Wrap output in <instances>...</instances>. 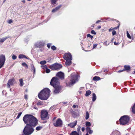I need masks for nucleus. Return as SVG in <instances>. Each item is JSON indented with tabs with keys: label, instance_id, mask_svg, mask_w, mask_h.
Wrapping results in <instances>:
<instances>
[{
	"label": "nucleus",
	"instance_id": "f257e3e1",
	"mask_svg": "<svg viewBox=\"0 0 135 135\" xmlns=\"http://www.w3.org/2000/svg\"><path fill=\"white\" fill-rule=\"evenodd\" d=\"M24 123L27 124L36 126L38 124L37 119L35 117L30 114H26L23 118Z\"/></svg>",
	"mask_w": 135,
	"mask_h": 135
},
{
	"label": "nucleus",
	"instance_id": "f03ea898",
	"mask_svg": "<svg viewBox=\"0 0 135 135\" xmlns=\"http://www.w3.org/2000/svg\"><path fill=\"white\" fill-rule=\"evenodd\" d=\"M50 84L54 88V94H57L61 92V89L60 85L58 79L57 77H53L51 80Z\"/></svg>",
	"mask_w": 135,
	"mask_h": 135
},
{
	"label": "nucleus",
	"instance_id": "7ed1b4c3",
	"mask_svg": "<svg viewBox=\"0 0 135 135\" xmlns=\"http://www.w3.org/2000/svg\"><path fill=\"white\" fill-rule=\"evenodd\" d=\"M50 92V90L47 88L43 89L38 94L39 98L42 100H47L49 98Z\"/></svg>",
	"mask_w": 135,
	"mask_h": 135
},
{
	"label": "nucleus",
	"instance_id": "20e7f679",
	"mask_svg": "<svg viewBox=\"0 0 135 135\" xmlns=\"http://www.w3.org/2000/svg\"><path fill=\"white\" fill-rule=\"evenodd\" d=\"M79 75L75 74V73H73L71 75V79L70 81L66 82V85L68 86H71L73 85L76 82L78 81Z\"/></svg>",
	"mask_w": 135,
	"mask_h": 135
},
{
	"label": "nucleus",
	"instance_id": "39448f33",
	"mask_svg": "<svg viewBox=\"0 0 135 135\" xmlns=\"http://www.w3.org/2000/svg\"><path fill=\"white\" fill-rule=\"evenodd\" d=\"M33 126L27 124L24 128L23 132L25 135H31L34 131Z\"/></svg>",
	"mask_w": 135,
	"mask_h": 135
},
{
	"label": "nucleus",
	"instance_id": "423d86ee",
	"mask_svg": "<svg viewBox=\"0 0 135 135\" xmlns=\"http://www.w3.org/2000/svg\"><path fill=\"white\" fill-rule=\"evenodd\" d=\"M129 120V117L127 115H124L122 117L119 119L120 124L124 125L127 124Z\"/></svg>",
	"mask_w": 135,
	"mask_h": 135
},
{
	"label": "nucleus",
	"instance_id": "0eeeda50",
	"mask_svg": "<svg viewBox=\"0 0 135 135\" xmlns=\"http://www.w3.org/2000/svg\"><path fill=\"white\" fill-rule=\"evenodd\" d=\"M62 67V66L60 64L57 63L50 65L49 66V68L51 70H59L61 69Z\"/></svg>",
	"mask_w": 135,
	"mask_h": 135
},
{
	"label": "nucleus",
	"instance_id": "6e6552de",
	"mask_svg": "<svg viewBox=\"0 0 135 135\" xmlns=\"http://www.w3.org/2000/svg\"><path fill=\"white\" fill-rule=\"evenodd\" d=\"M40 116L42 120H47L49 118L48 112L46 110H45L41 111Z\"/></svg>",
	"mask_w": 135,
	"mask_h": 135
},
{
	"label": "nucleus",
	"instance_id": "1a4fd4ad",
	"mask_svg": "<svg viewBox=\"0 0 135 135\" xmlns=\"http://www.w3.org/2000/svg\"><path fill=\"white\" fill-rule=\"evenodd\" d=\"M54 125L56 127H61L63 122L61 119L59 118L55 121H54L53 123Z\"/></svg>",
	"mask_w": 135,
	"mask_h": 135
},
{
	"label": "nucleus",
	"instance_id": "9d476101",
	"mask_svg": "<svg viewBox=\"0 0 135 135\" xmlns=\"http://www.w3.org/2000/svg\"><path fill=\"white\" fill-rule=\"evenodd\" d=\"M56 76L59 78L61 80H63L64 79L65 75L64 73L61 71L58 72L56 74Z\"/></svg>",
	"mask_w": 135,
	"mask_h": 135
},
{
	"label": "nucleus",
	"instance_id": "9b49d317",
	"mask_svg": "<svg viewBox=\"0 0 135 135\" xmlns=\"http://www.w3.org/2000/svg\"><path fill=\"white\" fill-rule=\"evenodd\" d=\"M64 58L66 60H72V55L70 53H68L64 55Z\"/></svg>",
	"mask_w": 135,
	"mask_h": 135
},
{
	"label": "nucleus",
	"instance_id": "f8f14e48",
	"mask_svg": "<svg viewBox=\"0 0 135 135\" xmlns=\"http://www.w3.org/2000/svg\"><path fill=\"white\" fill-rule=\"evenodd\" d=\"M14 81V80L13 79H9L8 80L7 84V87L8 88H9L11 86L13 85Z\"/></svg>",
	"mask_w": 135,
	"mask_h": 135
},
{
	"label": "nucleus",
	"instance_id": "ddd939ff",
	"mask_svg": "<svg viewBox=\"0 0 135 135\" xmlns=\"http://www.w3.org/2000/svg\"><path fill=\"white\" fill-rule=\"evenodd\" d=\"M44 44L43 42H37L35 44V46L37 47L40 48L44 46Z\"/></svg>",
	"mask_w": 135,
	"mask_h": 135
},
{
	"label": "nucleus",
	"instance_id": "4468645a",
	"mask_svg": "<svg viewBox=\"0 0 135 135\" xmlns=\"http://www.w3.org/2000/svg\"><path fill=\"white\" fill-rule=\"evenodd\" d=\"M77 123V121H76L68 124V126H69L70 127L73 128L76 125Z\"/></svg>",
	"mask_w": 135,
	"mask_h": 135
},
{
	"label": "nucleus",
	"instance_id": "2eb2a0df",
	"mask_svg": "<svg viewBox=\"0 0 135 135\" xmlns=\"http://www.w3.org/2000/svg\"><path fill=\"white\" fill-rule=\"evenodd\" d=\"M124 69L123 70H119L118 71V72L120 73L121 72H122L123 71L125 70H126L127 71H128L129 70H130V67L129 66L127 65H124Z\"/></svg>",
	"mask_w": 135,
	"mask_h": 135
},
{
	"label": "nucleus",
	"instance_id": "dca6fc26",
	"mask_svg": "<svg viewBox=\"0 0 135 135\" xmlns=\"http://www.w3.org/2000/svg\"><path fill=\"white\" fill-rule=\"evenodd\" d=\"M61 5H60L54 9H53L52 11V12H55L57 11L61 7Z\"/></svg>",
	"mask_w": 135,
	"mask_h": 135
},
{
	"label": "nucleus",
	"instance_id": "f3484780",
	"mask_svg": "<svg viewBox=\"0 0 135 135\" xmlns=\"http://www.w3.org/2000/svg\"><path fill=\"white\" fill-rule=\"evenodd\" d=\"M86 130L88 132H89L90 134H91L93 132V131L90 129V128L87 127L86 128Z\"/></svg>",
	"mask_w": 135,
	"mask_h": 135
},
{
	"label": "nucleus",
	"instance_id": "a211bd4d",
	"mask_svg": "<svg viewBox=\"0 0 135 135\" xmlns=\"http://www.w3.org/2000/svg\"><path fill=\"white\" fill-rule=\"evenodd\" d=\"M71 60H66V61L65 63V65L67 66L70 65L72 63Z\"/></svg>",
	"mask_w": 135,
	"mask_h": 135
},
{
	"label": "nucleus",
	"instance_id": "6ab92c4d",
	"mask_svg": "<svg viewBox=\"0 0 135 135\" xmlns=\"http://www.w3.org/2000/svg\"><path fill=\"white\" fill-rule=\"evenodd\" d=\"M31 71H33V73L35 74V73L36 70L34 65L33 64H31Z\"/></svg>",
	"mask_w": 135,
	"mask_h": 135
},
{
	"label": "nucleus",
	"instance_id": "aec40b11",
	"mask_svg": "<svg viewBox=\"0 0 135 135\" xmlns=\"http://www.w3.org/2000/svg\"><path fill=\"white\" fill-rule=\"evenodd\" d=\"M18 57L19 59L25 58L28 59V58L25 55L23 54H20L18 56Z\"/></svg>",
	"mask_w": 135,
	"mask_h": 135
},
{
	"label": "nucleus",
	"instance_id": "412c9836",
	"mask_svg": "<svg viewBox=\"0 0 135 135\" xmlns=\"http://www.w3.org/2000/svg\"><path fill=\"white\" fill-rule=\"evenodd\" d=\"M9 38V36H7L6 37H4L3 38H2L0 40V42H3L5 41L7 38Z\"/></svg>",
	"mask_w": 135,
	"mask_h": 135
},
{
	"label": "nucleus",
	"instance_id": "4be33fe9",
	"mask_svg": "<svg viewBox=\"0 0 135 135\" xmlns=\"http://www.w3.org/2000/svg\"><path fill=\"white\" fill-rule=\"evenodd\" d=\"M97 99V96L95 93L93 94L92 101L93 102L95 101Z\"/></svg>",
	"mask_w": 135,
	"mask_h": 135
},
{
	"label": "nucleus",
	"instance_id": "5701e85b",
	"mask_svg": "<svg viewBox=\"0 0 135 135\" xmlns=\"http://www.w3.org/2000/svg\"><path fill=\"white\" fill-rule=\"evenodd\" d=\"M43 128V127L42 126H38L36 128V129L37 131H40L41 129Z\"/></svg>",
	"mask_w": 135,
	"mask_h": 135
},
{
	"label": "nucleus",
	"instance_id": "b1692460",
	"mask_svg": "<svg viewBox=\"0 0 135 135\" xmlns=\"http://www.w3.org/2000/svg\"><path fill=\"white\" fill-rule=\"evenodd\" d=\"M91 93V91L90 90H88L86 91L85 95L87 97L90 95Z\"/></svg>",
	"mask_w": 135,
	"mask_h": 135
},
{
	"label": "nucleus",
	"instance_id": "393cba45",
	"mask_svg": "<svg viewBox=\"0 0 135 135\" xmlns=\"http://www.w3.org/2000/svg\"><path fill=\"white\" fill-rule=\"evenodd\" d=\"M70 135H79V134L76 131L72 132L70 134Z\"/></svg>",
	"mask_w": 135,
	"mask_h": 135
},
{
	"label": "nucleus",
	"instance_id": "a878e982",
	"mask_svg": "<svg viewBox=\"0 0 135 135\" xmlns=\"http://www.w3.org/2000/svg\"><path fill=\"white\" fill-rule=\"evenodd\" d=\"M100 79V78L98 76H95L93 77V79L94 81H98Z\"/></svg>",
	"mask_w": 135,
	"mask_h": 135
},
{
	"label": "nucleus",
	"instance_id": "bb28decb",
	"mask_svg": "<svg viewBox=\"0 0 135 135\" xmlns=\"http://www.w3.org/2000/svg\"><path fill=\"white\" fill-rule=\"evenodd\" d=\"M19 81L20 82V86H23V79H20L19 80Z\"/></svg>",
	"mask_w": 135,
	"mask_h": 135
},
{
	"label": "nucleus",
	"instance_id": "cd10ccee",
	"mask_svg": "<svg viewBox=\"0 0 135 135\" xmlns=\"http://www.w3.org/2000/svg\"><path fill=\"white\" fill-rule=\"evenodd\" d=\"M89 117V114L88 112L86 111V112L85 119L86 120L88 119Z\"/></svg>",
	"mask_w": 135,
	"mask_h": 135
},
{
	"label": "nucleus",
	"instance_id": "c85d7f7f",
	"mask_svg": "<svg viewBox=\"0 0 135 135\" xmlns=\"http://www.w3.org/2000/svg\"><path fill=\"white\" fill-rule=\"evenodd\" d=\"M132 111L134 114H135V104L133 106L132 108Z\"/></svg>",
	"mask_w": 135,
	"mask_h": 135
},
{
	"label": "nucleus",
	"instance_id": "c756f323",
	"mask_svg": "<svg viewBox=\"0 0 135 135\" xmlns=\"http://www.w3.org/2000/svg\"><path fill=\"white\" fill-rule=\"evenodd\" d=\"M85 125L86 127H90L91 126L90 123L89 122H86Z\"/></svg>",
	"mask_w": 135,
	"mask_h": 135
},
{
	"label": "nucleus",
	"instance_id": "7c9ffc66",
	"mask_svg": "<svg viewBox=\"0 0 135 135\" xmlns=\"http://www.w3.org/2000/svg\"><path fill=\"white\" fill-rule=\"evenodd\" d=\"M46 62L45 60H43L41 61L40 62V63L41 65H44L46 64Z\"/></svg>",
	"mask_w": 135,
	"mask_h": 135
},
{
	"label": "nucleus",
	"instance_id": "2f4dec72",
	"mask_svg": "<svg viewBox=\"0 0 135 135\" xmlns=\"http://www.w3.org/2000/svg\"><path fill=\"white\" fill-rule=\"evenodd\" d=\"M22 65L23 66L26 67L27 68H28V65L25 62L22 63Z\"/></svg>",
	"mask_w": 135,
	"mask_h": 135
},
{
	"label": "nucleus",
	"instance_id": "473e14b6",
	"mask_svg": "<svg viewBox=\"0 0 135 135\" xmlns=\"http://www.w3.org/2000/svg\"><path fill=\"white\" fill-rule=\"evenodd\" d=\"M126 33H127V37L128 38H129V39H131V36L130 34H129L128 32V31H127Z\"/></svg>",
	"mask_w": 135,
	"mask_h": 135
},
{
	"label": "nucleus",
	"instance_id": "72a5a7b5",
	"mask_svg": "<svg viewBox=\"0 0 135 135\" xmlns=\"http://www.w3.org/2000/svg\"><path fill=\"white\" fill-rule=\"evenodd\" d=\"M22 114V112H20L19 113H18L17 116V117L16 118V119H18L20 117V116H21Z\"/></svg>",
	"mask_w": 135,
	"mask_h": 135
},
{
	"label": "nucleus",
	"instance_id": "f704fd0d",
	"mask_svg": "<svg viewBox=\"0 0 135 135\" xmlns=\"http://www.w3.org/2000/svg\"><path fill=\"white\" fill-rule=\"evenodd\" d=\"M87 37H90L91 39L93 38V36L91 35L90 34H88L87 35Z\"/></svg>",
	"mask_w": 135,
	"mask_h": 135
},
{
	"label": "nucleus",
	"instance_id": "c9c22d12",
	"mask_svg": "<svg viewBox=\"0 0 135 135\" xmlns=\"http://www.w3.org/2000/svg\"><path fill=\"white\" fill-rule=\"evenodd\" d=\"M17 58V56L14 55H13L12 56V58L13 60H15Z\"/></svg>",
	"mask_w": 135,
	"mask_h": 135
},
{
	"label": "nucleus",
	"instance_id": "e433bc0d",
	"mask_svg": "<svg viewBox=\"0 0 135 135\" xmlns=\"http://www.w3.org/2000/svg\"><path fill=\"white\" fill-rule=\"evenodd\" d=\"M56 1V0H51V2L52 4H55Z\"/></svg>",
	"mask_w": 135,
	"mask_h": 135
},
{
	"label": "nucleus",
	"instance_id": "4c0bfd02",
	"mask_svg": "<svg viewBox=\"0 0 135 135\" xmlns=\"http://www.w3.org/2000/svg\"><path fill=\"white\" fill-rule=\"evenodd\" d=\"M51 49L53 50H56V47L55 46L53 45V46H52L51 47Z\"/></svg>",
	"mask_w": 135,
	"mask_h": 135
},
{
	"label": "nucleus",
	"instance_id": "58836bf2",
	"mask_svg": "<svg viewBox=\"0 0 135 135\" xmlns=\"http://www.w3.org/2000/svg\"><path fill=\"white\" fill-rule=\"evenodd\" d=\"M46 72L47 73H49L50 71V70L49 69L47 68L46 69Z\"/></svg>",
	"mask_w": 135,
	"mask_h": 135
},
{
	"label": "nucleus",
	"instance_id": "ea45409f",
	"mask_svg": "<svg viewBox=\"0 0 135 135\" xmlns=\"http://www.w3.org/2000/svg\"><path fill=\"white\" fill-rule=\"evenodd\" d=\"M91 33L92 34L95 35L96 34V33L95 31L93 30H92L91 31Z\"/></svg>",
	"mask_w": 135,
	"mask_h": 135
},
{
	"label": "nucleus",
	"instance_id": "a19ab883",
	"mask_svg": "<svg viewBox=\"0 0 135 135\" xmlns=\"http://www.w3.org/2000/svg\"><path fill=\"white\" fill-rule=\"evenodd\" d=\"M109 44V43H108L107 42V41H105L104 43V45L105 46H107Z\"/></svg>",
	"mask_w": 135,
	"mask_h": 135
},
{
	"label": "nucleus",
	"instance_id": "79ce46f5",
	"mask_svg": "<svg viewBox=\"0 0 135 135\" xmlns=\"http://www.w3.org/2000/svg\"><path fill=\"white\" fill-rule=\"evenodd\" d=\"M41 67H42L43 69H45L47 68V67L46 65H42L41 66Z\"/></svg>",
	"mask_w": 135,
	"mask_h": 135
},
{
	"label": "nucleus",
	"instance_id": "37998d69",
	"mask_svg": "<svg viewBox=\"0 0 135 135\" xmlns=\"http://www.w3.org/2000/svg\"><path fill=\"white\" fill-rule=\"evenodd\" d=\"M116 34V32L115 31L113 30L112 32V34L113 35H115Z\"/></svg>",
	"mask_w": 135,
	"mask_h": 135
},
{
	"label": "nucleus",
	"instance_id": "c03bdc74",
	"mask_svg": "<svg viewBox=\"0 0 135 135\" xmlns=\"http://www.w3.org/2000/svg\"><path fill=\"white\" fill-rule=\"evenodd\" d=\"M51 45V43H48L47 44V46L48 48H50V46Z\"/></svg>",
	"mask_w": 135,
	"mask_h": 135
},
{
	"label": "nucleus",
	"instance_id": "a18cd8bd",
	"mask_svg": "<svg viewBox=\"0 0 135 135\" xmlns=\"http://www.w3.org/2000/svg\"><path fill=\"white\" fill-rule=\"evenodd\" d=\"M24 98L26 100H27L28 99L27 95L26 94H25L24 95Z\"/></svg>",
	"mask_w": 135,
	"mask_h": 135
},
{
	"label": "nucleus",
	"instance_id": "49530a36",
	"mask_svg": "<svg viewBox=\"0 0 135 135\" xmlns=\"http://www.w3.org/2000/svg\"><path fill=\"white\" fill-rule=\"evenodd\" d=\"M8 23L9 24H11L12 22V21L11 20H9L8 21Z\"/></svg>",
	"mask_w": 135,
	"mask_h": 135
},
{
	"label": "nucleus",
	"instance_id": "de8ad7c7",
	"mask_svg": "<svg viewBox=\"0 0 135 135\" xmlns=\"http://www.w3.org/2000/svg\"><path fill=\"white\" fill-rule=\"evenodd\" d=\"M119 43V42H116L115 41L114 42V44L116 45H118Z\"/></svg>",
	"mask_w": 135,
	"mask_h": 135
},
{
	"label": "nucleus",
	"instance_id": "09e8293b",
	"mask_svg": "<svg viewBox=\"0 0 135 135\" xmlns=\"http://www.w3.org/2000/svg\"><path fill=\"white\" fill-rule=\"evenodd\" d=\"M97 46V44H94L93 45V49H94Z\"/></svg>",
	"mask_w": 135,
	"mask_h": 135
},
{
	"label": "nucleus",
	"instance_id": "8fccbe9b",
	"mask_svg": "<svg viewBox=\"0 0 135 135\" xmlns=\"http://www.w3.org/2000/svg\"><path fill=\"white\" fill-rule=\"evenodd\" d=\"M57 117H54L52 119V122H53L54 121H55V119Z\"/></svg>",
	"mask_w": 135,
	"mask_h": 135
},
{
	"label": "nucleus",
	"instance_id": "3c124183",
	"mask_svg": "<svg viewBox=\"0 0 135 135\" xmlns=\"http://www.w3.org/2000/svg\"><path fill=\"white\" fill-rule=\"evenodd\" d=\"M119 25L117 27H116L114 28L113 29H117V28H119Z\"/></svg>",
	"mask_w": 135,
	"mask_h": 135
},
{
	"label": "nucleus",
	"instance_id": "603ef678",
	"mask_svg": "<svg viewBox=\"0 0 135 135\" xmlns=\"http://www.w3.org/2000/svg\"><path fill=\"white\" fill-rule=\"evenodd\" d=\"M85 128L84 127H83L81 128V131L83 132L85 131Z\"/></svg>",
	"mask_w": 135,
	"mask_h": 135
},
{
	"label": "nucleus",
	"instance_id": "864d4df0",
	"mask_svg": "<svg viewBox=\"0 0 135 135\" xmlns=\"http://www.w3.org/2000/svg\"><path fill=\"white\" fill-rule=\"evenodd\" d=\"M37 104L38 105H41V103L40 102H38L37 103Z\"/></svg>",
	"mask_w": 135,
	"mask_h": 135
},
{
	"label": "nucleus",
	"instance_id": "5fc2aeb1",
	"mask_svg": "<svg viewBox=\"0 0 135 135\" xmlns=\"http://www.w3.org/2000/svg\"><path fill=\"white\" fill-rule=\"evenodd\" d=\"M76 105H74L73 106V107L74 108H75L76 107Z\"/></svg>",
	"mask_w": 135,
	"mask_h": 135
},
{
	"label": "nucleus",
	"instance_id": "6e6d98bb",
	"mask_svg": "<svg viewBox=\"0 0 135 135\" xmlns=\"http://www.w3.org/2000/svg\"><path fill=\"white\" fill-rule=\"evenodd\" d=\"M101 22V21H100V20H98V21H97L96 22V23H99V22Z\"/></svg>",
	"mask_w": 135,
	"mask_h": 135
},
{
	"label": "nucleus",
	"instance_id": "4d7b16f0",
	"mask_svg": "<svg viewBox=\"0 0 135 135\" xmlns=\"http://www.w3.org/2000/svg\"><path fill=\"white\" fill-rule=\"evenodd\" d=\"M101 26H100V25L98 26V29H100L101 28Z\"/></svg>",
	"mask_w": 135,
	"mask_h": 135
},
{
	"label": "nucleus",
	"instance_id": "13d9d810",
	"mask_svg": "<svg viewBox=\"0 0 135 135\" xmlns=\"http://www.w3.org/2000/svg\"><path fill=\"white\" fill-rule=\"evenodd\" d=\"M112 30V29L110 28L108 30L109 32H110Z\"/></svg>",
	"mask_w": 135,
	"mask_h": 135
},
{
	"label": "nucleus",
	"instance_id": "bf43d9fd",
	"mask_svg": "<svg viewBox=\"0 0 135 135\" xmlns=\"http://www.w3.org/2000/svg\"><path fill=\"white\" fill-rule=\"evenodd\" d=\"M34 109H36V110H38V108H37V107H34Z\"/></svg>",
	"mask_w": 135,
	"mask_h": 135
},
{
	"label": "nucleus",
	"instance_id": "052dcab7",
	"mask_svg": "<svg viewBox=\"0 0 135 135\" xmlns=\"http://www.w3.org/2000/svg\"><path fill=\"white\" fill-rule=\"evenodd\" d=\"M62 103L63 104H66L68 103L67 102H62Z\"/></svg>",
	"mask_w": 135,
	"mask_h": 135
},
{
	"label": "nucleus",
	"instance_id": "680f3d73",
	"mask_svg": "<svg viewBox=\"0 0 135 135\" xmlns=\"http://www.w3.org/2000/svg\"><path fill=\"white\" fill-rule=\"evenodd\" d=\"M22 1L24 3H25V0H23Z\"/></svg>",
	"mask_w": 135,
	"mask_h": 135
},
{
	"label": "nucleus",
	"instance_id": "e2e57ef3",
	"mask_svg": "<svg viewBox=\"0 0 135 135\" xmlns=\"http://www.w3.org/2000/svg\"><path fill=\"white\" fill-rule=\"evenodd\" d=\"M107 20H111L110 19V18H108L107 19Z\"/></svg>",
	"mask_w": 135,
	"mask_h": 135
},
{
	"label": "nucleus",
	"instance_id": "0e129e2a",
	"mask_svg": "<svg viewBox=\"0 0 135 135\" xmlns=\"http://www.w3.org/2000/svg\"><path fill=\"white\" fill-rule=\"evenodd\" d=\"M114 38H113L112 39V40H111V42H113V40H114Z\"/></svg>",
	"mask_w": 135,
	"mask_h": 135
},
{
	"label": "nucleus",
	"instance_id": "69168bd1",
	"mask_svg": "<svg viewBox=\"0 0 135 135\" xmlns=\"http://www.w3.org/2000/svg\"><path fill=\"white\" fill-rule=\"evenodd\" d=\"M79 129H80V128H77V130L78 131L79 130Z\"/></svg>",
	"mask_w": 135,
	"mask_h": 135
},
{
	"label": "nucleus",
	"instance_id": "338daca9",
	"mask_svg": "<svg viewBox=\"0 0 135 135\" xmlns=\"http://www.w3.org/2000/svg\"><path fill=\"white\" fill-rule=\"evenodd\" d=\"M85 135H88V133H86V134Z\"/></svg>",
	"mask_w": 135,
	"mask_h": 135
},
{
	"label": "nucleus",
	"instance_id": "774afa93",
	"mask_svg": "<svg viewBox=\"0 0 135 135\" xmlns=\"http://www.w3.org/2000/svg\"><path fill=\"white\" fill-rule=\"evenodd\" d=\"M134 74H135V70H134Z\"/></svg>",
	"mask_w": 135,
	"mask_h": 135
}]
</instances>
